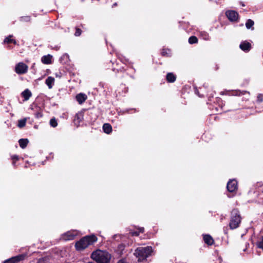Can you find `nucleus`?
<instances>
[{"instance_id":"27","label":"nucleus","mask_w":263,"mask_h":263,"mask_svg":"<svg viewBox=\"0 0 263 263\" xmlns=\"http://www.w3.org/2000/svg\"><path fill=\"white\" fill-rule=\"evenodd\" d=\"M124 236L121 234H116L113 236V238L116 240L119 241L123 238Z\"/></svg>"},{"instance_id":"10","label":"nucleus","mask_w":263,"mask_h":263,"mask_svg":"<svg viewBox=\"0 0 263 263\" xmlns=\"http://www.w3.org/2000/svg\"><path fill=\"white\" fill-rule=\"evenodd\" d=\"M84 114L83 112H79L77 113L74 118V123L77 126H79L80 123L83 120Z\"/></svg>"},{"instance_id":"24","label":"nucleus","mask_w":263,"mask_h":263,"mask_svg":"<svg viewBox=\"0 0 263 263\" xmlns=\"http://www.w3.org/2000/svg\"><path fill=\"white\" fill-rule=\"evenodd\" d=\"M253 25L254 22L250 19L248 20L246 23V26L247 29H250Z\"/></svg>"},{"instance_id":"1","label":"nucleus","mask_w":263,"mask_h":263,"mask_svg":"<svg viewBox=\"0 0 263 263\" xmlns=\"http://www.w3.org/2000/svg\"><path fill=\"white\" fill-rule=\"evenodd\" d=\"M111 257L108 251L100 249L93 251L91 254V258L97 263H109Z\"/></svg>"},{"instance_id":"35","label":"nucleus","mask_w":263,"mask_h":263,"mask_svg":"<svg viewBox=\"0 0 263 263\" xmlns=\"http://www.w3.org/2000/svg\"><path fill=\"white\" fill-rule=\"evenodd\" d=\"M140 233H143L144 232V228H140L139 229V231H138Z\"/></svg>"},{"instance_id":"26","label":"nucleus","mask_w":263,"mask_h":263,"mask_svg":"<svg viewBox=\"0 0 263 263\" xmlns=\"http://www.w3.org/2000/svg\"><path fill=\"white\" fill-rule=\"evenodd\" d=\"M50 125L53 127L58 125L57 121L55 118H52L50 121Z\"/></svg>"},{"instance_id":"16","label":"nucleus","mask_w":263,"mask_h":263,"mask_svg":"<svg viewBox=\"0 0 263 263\" xmlns=\"http://www.w3.org/2000/svg\"><path fill=\"white\" fill-rule=\"evenodd\" d=\"M54 82V79L52 77H48L46 80V84L49 89L52 88L53 84Z\"/></svg>"},{"instance_id":"15","label":"nucleus","mask_w":263,"mask_h":263,"mask_svg":"<svg viewBox=\"0 0 263 263\" xmlns=\"http://www.w3.org/2000/svg\"><path fill=\"white\" fill-rule=\"evenodd\" d=\"M52 55L50 54H48L47 55L43 56L42 59L41 61L42 62L45 64H50L51 63V59H52Z\"/></svg>"},{"instance_id":"30","label":"nucleus","mask_w":263,"mask_h":263,"mask_svg":"<svg viewBox=\"0 0 263 263\" xmlns=\"http://www.w3.org/2000/svg\"><path fill=\"white\" fill-rule=\"evenodd\" d=\"M81 34V30L80 29H77L76 31L75 32L76 36H79Z\"/></svg>"},{"instance_id":"31","label":"nucleus","mask_w":263,"mask_h":263,"mask_svg":"<svg viewBox=\"0 0 263 263\" xmlns=\"http://www.w3.org/2000/svg\"><path fill=\"white\" fill-rule=\"evenodd\" d=\"M117 263H127V261L125 258H122L118 260Z\"/></svg>"},{"instance_id":"21","label":"nucleus","mask_w":263,"mask_h":263,"mask_svg":"<svg viewBox=\"0 0 263 263\" xmlns=\"http://www.w3.org/2000/svg\"><path fill=\"white\" fill-rule=\"evenodd\" d=\"M26 119H23L20 120L18 121L17 126H18V127H19L20 128L23 127L26 125Z\"/></svg>"},{"instance_id":"33","label":"nucleus","mask_w":263,"mask_h":263,"mask_svg":"<svg viewBox=\"0 0 263 263\" xmlns=\"http://www.w3.org/2000/svg\"><path fill=\"white\" fill-rule=\"evenodd\" d=\"M235 92H236L235 95H240V94H244V92H240L239 90V91H236Z\"/></svg>"},{"instance_id":"3","label":"nucleus","mask_w":263,"mask_h":263,"mask_svg":"<svg viewBox=\"0 0 263 263\" xmlns=\"http://www.w3.org/2000/svg\"><path fill=\"white\" fill-rule=\"evenodd\" d=\"M152 252V247H139L135 250L134 255L138 258V261H142L151 256Z\"/></svg>"},{"instance_id":"32","label":"nucleus","mask_w":263,"mask_h":263,"mask_svg":"<svg viewBox=\"0 0 263 263\" xmlns=\"http://www.w3.org/2000/svg\"><path fill=\"white\" fill-rule=\"evenodd\" d=\"M12 159L13 161H17L18 160V157L16 155H14L12 157Z\"/></svg>"},{"instance_id":"23","label":"nucleus","mask_w":263,"mask_h":263,"mask_svg":"<svg viewBox=\"0 0 263 263\" xmlns=\"http://www.w3.org/2000/svg\"><path fill=\"white\" fill-rule=\"evenodd\" d=\"M197 42L198 39L195 36H192L189 39V42L191 44L196 43Z\"/></svg>"},{"instance_id":"11","label":"nucleus","mask_w":263,"mask_h":263,"mask_svg":"<svg viewBox=\"0 0 263 263\" xmlns=\"http://www.w3.org/2000/svg\"><path fill=\"white\" fill-rule=\"evenodd\" d=\"M125 247L126 245L124 243H121L118 245L116 252L120 255H122L125 252Z\"/></svg>"},{"instance_id":"19","label":"nucleus","mask_w":263,"mask_h":263,"mask_svg":"<svg viewBox=\"0 0 263 263\" xmlns=\"http://www.w3.org/2000/svg\"><path fill=\"white\" fill-rule=\"evenodd\" d=\"M166 79L168 82H174L176 80V77L173 73H168L166 75Z\"/></svg>"},{"instance_id":"22","label":"nucleus","mask_w":263,"mask_h":263,"mask_svg":"<svg viewBox=\"0 0 263 263\" xmlns=\"http://www.w3.org/2000/svg\"><path fill=\"white\" fill-rule=\"evenodd\" d=\"M257 246L258 248L261 249L263 250V236H261L257 242Z\"/></svg>"},{"instance_id":"28","label":"nucleus","mask_w":263,"mask_h":263,"mask_svg":"<svg viewBox=\"0 0 263 263\" xmlns=\"http://www.w3.org/2000/svg\"><path fill=\"white\" fill-rule=\"evenodd\" d=\"M21 21L29 22L30 20V17L29 16H23L20 18Z\"/></svg>"},{"instance_id":"36","label":"nucleus","mask_w":263,"mask_h":263,"mask_svg":"<svg viewBox=\"0 0 263 263\" xmlns=\"http://www.w3.org/2000/svg\"><path fill=\"white\" fill-rule=\"evenodd\" d=\"M205 136H206L205 134H203V135L202 136V138L203 139Z\"/></svg>"},{"instance_id":"5","label":"nucleus","mask_w":263,"mask_h":263,"mask_svg":"<svg viewBox=\"0 0 263 263\" xmlns=\"http://www.w3.org/2000/svg\"><path fill=\"white\" fill-rule=\"evenodd\" d=\"M28 67L23 62H20L16 65L15 67V71L17 74H24L27 72Z\"/></svg>"},{"instance_id":"6","label":"nucleus","mask_w":263,"mask_h":263,"mask_svg":"<svg viewBox=\"0 0 263 263\" xmlns=\"http://www.w3.org/2000/svg\"><path fill=\"white\" fill-rule=\"evenodd\" d=\"M26 256V254L18 255L6 260L4 261V263H17L19 261L24 260Z\"/></svg>"},{"instance_id":"14","label":"nucleus","mask_w":263,"mask_h":263,"mask_svg":"<svg viewBox=\"0 0 263 263\" xmlns=\"http://www.w3.org/2000/svg\"><path fill=\"white\" fill-rule=\"evenodd\" d=\"M203 240L204 242L209 246L212 245L214 243V240L210 235H204Z\"/></svg>"},{"instance_id":"18","label":"nucleus","mask_w":263,"mask_h":263,"mask_svg":"<svg viewBox=\"0 0 263 263\" xmlns=\"http://www.w3.org/2000/svg\"><path fill=\"white\" fill-rule=\"evenodd\" d=\"M20 147H21L22 148H25L28 143V140L27 139H21L18 141Z\"/></svg>"},{"instance_id":"17","label":"nucleus","mask_w":263,"mask_h":263,"mask_svg":"<svg viewBox=\"0 0 263 263\" xmlns=\"http://www.w3.org/2000/svg\"><path fill=\"white\" fill-rule=\"evenodd\" d=\"M22 95L24 98L25 100L27 101L31 96V92L30 90L27 89L22 92Z\"/></svg>"},{"instance_id":"12","label":"nucleus","mask_w":263,"mask_h":263,"mask_svg":"<svg viewBox=\"0 0 263 263\" xmlns=\"http://www.w3.org/2000/svg\"><path fill=\"white\" fill-rule=\"evenodd\" d=\"M251 44L247 41L242 42L240 44V48L243 51H249L251 48Z\"/></svg>"},{"instance_id":"4","label":"nucleus","mask_w":263,"mask_h":263,"mask_svg":"<svg viewBox=\"0 0 263 263\" xmlns=\"http://www.w3.org/2000/svg\"><path fill=\"white\" fill-rule=\"evenodd\" d=\"M241 218L237 209H234L231 212V220L229 226L231 229L237 228L240 223Z\"/></svg>"},{"instance_id":"29","label":"nucleus","mask_w":263,"mask_h":263,"mask_svg":"<svg viewBox=\"0 0 263 263\" xmlns=\"http://www.w3.org/2000/svg\"><path fill=\"white\" fill-rule=\"evenodd\" d=\"M257 100L259 103L262 102L263 101V96L261 94H259L257 96Z\"/></svg>"},{"instance_id":"37","label":"nucleus","mask_w":263,"mask_h":263,"mask_svg":"<svg viewBox=\"0 0 263 263\" xmlns=\"http://www.w3.org/2000/svg\"><path fill=\"white\" fill-rule=\"evenodd\" d=\"M162 54H163V55H164V52H162Z\"/></svg>"},{"instance_id":"8","label":"nucleus","mask_w":263,"mask_h":263,"mask_svg":"<svg viewBox=\"0 0 263 263\" xmlns=\"http://www.w3.org/2000/svg\"><path fill=\"white\" fill-rule=\"evenodd\" d=\"M227 190L230 192H233L237 189V183L235 179L230 180L227 183Z\"/></svg>"},{"instance_id":"34","label":"nucleus","mask_w":263,"mask_h":263,"mask_svg":"<svg viewBox=\"0 0 263 263\" xmlns=\"http://www.w3.org/2000/svg\"><path fill=\"white\" fill-rule=\"evenodd\" d=\"M139 232L138 231L134 232L132 233L133 235L134 236H138L139 235Z\"/></svg>"},{"instance_id":"20","label":"nucleus","mask_w":263,"mask_h":263,"mask_svg":"<svg viewBox=\"0 0 263 263\" xmlns=\"http://www.w3.org/2000/svg\"><path fill=\"white\" fill-rule=\"evenodd\" d=\"M103 132H111L112 127L109 123H105L103 125Z\"/></svg>"},{"instance_id":"2","label":"nucleus","mask_w":263,"mask_h":263,"mask_svg":"<svg viewBox=\"0 0 263 263\" xmlns=\"http://www.w3.org/2000/svg\"><path fill=\"white\" fill-rule=\"evenodd\" d=\"M97 241V238L95 235L86 236L77 241L75 247L77 250L82 251Z\"/></svg>"},{"instance_id":"9","label":"nucleus","mask_w":263,"mask_h":263,"mask_svg":"<svg viewBox=\"0 0 263 263\" xmlns=\"http://www.w3.org/2000/svg\"><path fill=\"white\" fill-rule=\"evenodd\" d=\"M226 14L228 19L231 21H236L238 17V13L233 10L227 11Z\"/></svg>"},{"instance_id":"13","label":"nucleus","mask_w":263,"mask_h":263,"mask_svg":"<svg viewBox=\"0 0 263 263\" xmlns=\"http://www.w3.org/2000/svg\"><path fill=\"white\" fill-rule=\"evenodd\" d=\"M76 99L79 104H82L87 99V96L85 94L80 93L76 96Z\"/></svg>"},{"instance_id":"7","label":"nucleus","mask_w":263,"mask_h":263,"mask_svg":"<svg viewBox=\"0 0 263 263\" xmlns=\"http://www.w3.org/2000/svg\"><path fill=\"white\" fill-rule=\"evenodd\" d=\"M77 235V232L76 231H68L62 235V239L64 240H72Z\"/></svg>"},{"instance_id":"25","label":"nucleus","mask_w":263,"mask_h":263,"mask_svg":"<svg viewBox=\"0 0 263 263\" xmlns=\"http://www.w3.org/2000/svg\"><path fill=\"white\" fill-rule=\"evenodd\" d=\"M12 36V35H9V37H6L4 40V42L6 43H13L14 44H16V41L13 39H10Z\"/></svg>"}]
</instances>
